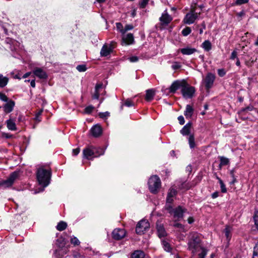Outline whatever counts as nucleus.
Here are the masks:
<instances>
[{"label": "nucleus", "instance_id": "nucleus-1", "mask_svg": "<svg viewBox=\"0 0 258 258\" xmlns=\"http://www.w3.org/2000/svg\"><path fill=\"white\" fill-rule=\"evenodd\" d=\"M189 250L194 254L201 250L199 253V258H205L207 254V250L201 245V239L199 234L197 232H191L188 242Z\"/></svg>", "mask_w": 258, "mask_h": 258}, {"label": "nucleus", "instance_id": "nucleus-2", "mask_svg": "<svg viewBox=\"0 0 258 258\" xmlns=\"http://www.w3.org/2000/svg\"><path fill=\"white\" fill-rule=\"evenodd\" d=\"M36 177L39 184L44 188L49 184L51 171L43 167L39 168L37 169Z\"/></svg>", "mask_w": 258, "mask_h": 258}, {"label": "nucleus", "instance_id": "nucleus-3", "mask_svg": "<svg viewBox=\"0 0 258 258\" xmlns=\"http://www.w3.org/2000/svg\"><path fill=\"white\" fill-rule=\"evenodd\" d=\"M104 153L103 149L97 148L92 146H88L83 150V157L88 160H92L95 157H98Z\"/></svg>", "mask_w": 258, "mask_h": 258}, {"label": "nucleus", "instance_id": "nucleus-4", "mask_svg": "<svg viewBox=\"0 0 258 258\" xmlns=\"http://www.w3.org/2000/svg\"><path fill=\"white\" fill-rule=\"evenodd\" d=\"M166 209L171 215L176 220H180L183 218V214L186 212V209L180 206L173 208L171 205H166Z\"/></svg>", "mask_w": 258, "mask_h": 258}, {"label": "nucleus", "instance_id": "nucleus-5", "mask_svg": "<svg viewBox=\"0 0 258 258\" xmlns=\"http://www.w3.org/2000/svg\"><path fill=\"white\" fill-rule=\"evenodd\" d=\"M185 80H176L174 81L169 89L163 87L162 88V92L165 93L166 95H168L169 93H175L176 91L178 89L182 90L184 84H185Z\"/></svg>", "mask_w": 258, "mask_h": 258}, {"label": "nucleus", "instance_id": "nucleus-6", "mask_svg": "<svg viewBox=\"0 0 258 258\" xmlns=\"http://www.w3.org/2000/svg\"><path fill=\"white\" fill-rule=\"evenodd\" d=\"M149 188L152 193L156 194L161 186V180L157 175L152 176L148 181Z\"/></svg>", "mask_w": 258, "mask_h": 258}, {"label": "nucleus", "instance_id": "nucleus-7", "mask_svg": "<svg viewBox=\"0 0 258 258\" xmlns=\"http://www.w3.org/2000/svg\"><path fill=\"white\" fill-rule=\"evenodd\" d=\"M19 174V173L18 171L12 172L7 180L0 181V186L4 188L11 187L18 178Z\"/></svg>", "mask_w": 258, "mask_h": 258}, {"label": "nucleus", "instance_id": "nucleus-8", "mask_svg": "<svg viewBox=\"0 0 258 258\" xmlns=\"http://www.w3.org/2000/svg\"><path fill=\"white\" fill-rule=\"evenodd\" d=\"M200 14V13H197L195 12L194 9H192L186 14L183 19V22L185 24H192L194 23L197 19H198Z\"/></svg>", "mask_w": 258, "mask_h": 258}, {"label": "nucleus", "instance_id": "nucleus-9", "mask_svg": "<svg viewBox=\"0 0 258 258\" xmlns=\"http://www.w3.org/2000/svg\"><path fill=\"white\" fill-rule=\"evenodd\" d=\"M181 93L184 98H191L195 93V89L185 81V84H184L183 88H182Z\"/></svg>", "mask_w": 258, "mask_h": 258}, {"label": "nucleus", "instance_id": "nucleus-10", "mask_svg": "<svg viewBox=\"0 0 258 258\" xmlns=\"http://www.w3.org/2000/svg\"><path fill=\"white\" fill-rule=\"evenodd\" d=\"M150 224L148 220L143 219L137 225L136 231L138 234H143L145 231L149 229Z\"/></svg>", "mask_w": 258, "mask_h": 258}, {"label": "nucleus", "instance_id": "nucleus-11", "mask_svg": "<svg viewBox=\"0 0 258 258\" xmlns=\"http://www.w3.org/2000/svg\"><path fill=\"white\" fill-rule=\"evenodd\" d=\"M114 48V42L112 41L110 43H105L100 50V55L104 57L108 56L113 52Z\"/></svg>", "mask_w": 258, "mask_h": 258}, {"label": "nucleus", "instance_id": "nucleus-12", "mask_svg": "<svg viewBox=\"0 0 258 258\" xmlns=\"http://www.w3.org/2000/svg\"><path fill=\"white\" fill-rule=\"evenodd\" d=\"M104 92L105 91L103 90L102 84H96L95 88V92L92 95V98L94 99H100V103L98 105V106H99L100 104L103 102L104 100L103 98H100V96L103 95Z\"/></svg>", "mask_w": 258, "mask_h": 258}, {"label": "nucleus", "instance_id": "nucleus-13", "mask_svg": "<svg viewBox=\"0 0 258 258\" xmlns=\"http://www.w3.org/2000/svg\"><path fill=\"white\" fill-rule=\"evenodd\" d=\"M126 234L124 229L116 228L112 232V238L116 240H119L123 238Z\"/></svg>", "mask_w": 258, "mask_h": 258}, {"label": "nucleus", "instance_id": "nucleus-14", "mask_svg": "<svg viewBox=\"0 0 258 258\" xmlns=\"http://www.w3.org/2000/svg\"><path fill=\"white\" fill-rule=\"evenodd\" d=\"M159 20L162 25L167 26L171 22L172 18L168 14L167 10H165L162 14L161 16L159 18Z\"/></svg>", "mask_w": 258, "mask_h": 258}, {"label": "nucleus", "instance_id": "nucleus-15", "mask_svg": "<svg viewBox=\"0 0 258 258\" xmlns=\"http://www.w3.org/2000/svg\"><path fill=\"white\" fill-rule=\"evenodd\" d=\"M215 80V76L214 74L209 73L207 75L204 81L205 83V87L207 89H209L212 87Z\"/></svg>", "mask_w": 258, "mask_h": 258}, {"label": "nucleus", "instance_id": "nucleus-16", "mask_svg": "<svg viewBox=\"0 0 258 258\" xmlns=\"http://www.w3.org/2000/svg\"><path fill=\"white\" fill-rule=\"evenodd\" d=\"M33 73L35 76L41 79H45L47 78L46 72L40 68H36L33 71Z\"/></svg>", "mask_w": 258, "mask_h": 258}, {"label": "nucleus", "instance_id": "nucleus-17", "mask_svg": "<svg viewBox=\"0 0 258 258\" xmlns=\"http://www.w3.org/2000/svg\"><path fill=\"white\" fill-rule=\"evenodd\" d=\"M177 194V191L174 188H170L168 192L166 198L167 204H172L173 202L174 198Z\"/></svg>", "mask_w": 258, "mask_h": 258}, {"label": "nucleus", "instance_id": "nucleus-18", "mask_svg": "<svg viewBox=\"0 0 258 258\" xmlns=\"http://www.w3.org/2000/svg\"><path fill=\"white\" fill-rule=\"evenodd\" d=\"M15 104V103L14 101L11 100H8L3 107L4 111L7 113L12 112L14 109Z\"/></svg>", "mask_w": 258, "mask_h": 258}, {"label": "nucleus", "instance_id": "nucleus-19", "mask_svg": "<svg viewBox=\"0 0 258 258\" xmlns=\"http://www.w3.org/2000/svg\"><path fill=\"white\" fill-rule=\"evenodd\" d=\"M92 136L94 137H98L102 134V128L98 124L94 125L91 129Z\"/></svg>", "mask_w": 258, "mask_h": 258}, {"label": "nucleus", "instance_id": "nucleus-20", "mask_svg": "<svg viewBox=\"0 0 258 258\" xmlns=\"http://www.w3.org/2000/svg\"><path fill=\"white\" fill-rule=\"evenodd\" d=\"M156 227L158 236L160 238L165 237L167 233L163 225L161 223H157Z\"/></svg>", "mask_w": 258, "mask_h": 258}, {"label": "nucleus", "instance_id": "nucleus-21", "mask_svg": "<svg viewBox=\"0 0 258 258\" xmlns=\"http://www.w3.org/2000/svg\"><path fill=\"white\" fill-rule=\"evenodd\" d=\"M122 41L126 45L133 44L134 42V38L133 34L128 33L124 35L122 37Z\"/></svg>", "mask_w": 258, "mask_h": 258}, {"label": "nucleus", "instance_id": "nucleus-22", "mask_svg": "<svg viewBox=\"0 0 258 258\" xmlns=\"http://www.w3.org/2000/svg\"><path fill=\"white\" fill-rule=\"evenodd\" d=\"M7 126L9 130L16 131L17 130L15 120L14 119L10 118L6 121Z\"/></svg>", "mask_w": 258, "mask_h": 258}, {"label": "nucleus", "instance_id": "nucleus-23", "mask_svg": "<svg viewBox=\"0 0 258 258\" xmlns=\"http://www.w3.org/2000/svg\"><path fill=\"white\" fill-rule=\"evenodd\" d=\"M180 51L183 55H190L197 51V49L194 48L185 47L180 49Z\"/></svg>", "mask_w": 258, "mask_h": 258}, {"label": "nucleus", "instance_id": "nucleus-24", "mask_svg": "<svg viewBox=\"0 0 258 258\" xmlns=\"http://www.w3.org/2000/svg\"><path fill=\"white\" fill-rule=\"evenodd\" d=\"M191 123L188 122L186 123L182 130L180 131V133L183 136H186L189 134Z\"/></svg>", "mask_w": 258, "mask_h": 258}, {"label": "nucleus", "instance_id": "nucleus-25", "mask_svg": "<svg viewBox=\"0 0 258 258\" xmlns=\"http://www.w3.org/2000/svg\"><path fill=\"white\" fill-rule=\"evenodd\" d=\"M194 113V109L190 105H187L186 106V109L184 111V114L186 118H190Z\"/></svg>", "mask_w": 258, "mask_h": 258}, {"label": "nucleus", "instance_id": "nucleus-26", "mask_svg": "<svg viewBox=\"0 0 258 258\" xmlns=\"http://www.w3.org/2000/svg\"><path fill=\"white\" fill-rule=\"evenodd\" d=\"M162 245L163 249L167 252H172V248L169 243L166 240H162Z\"/></svg>", "mask_w": 258, "mask_h": 258}, {"label": "nucleus", "instance_id": "nucleus-27", "mask_svg": "<svg viewBox=\"0 0 258 258\" xmlns=\"http://www.w3.org/2000/svg\"><path fill=\"white\" fill-rule=\"evenodd\" d=\"M155 95V91L153 89H149L146 91L145 99L147 101H150L153 99Z\"/></svg>", "mask_w": 258, "mask_h": 258}, {"label": "nucleus", "instance_id": "nucleus-28", "mask_svg": "<svg viewBox=\"0 0 258 258\" xmlns=\"http://www.w3.org/2000/svg\"><path fill=\"white\" fill-rule=\"evenodd\" d=\"M145 253L141 250H136L132 254L131 258H144Z\"/></svg>", "mask_w": 258, "mask_h": 258}, {"label": "nucleus", "instance_id": "nucleus-29", "mask_svg": "<svg viewBox=\"0 0 258 258\" xmlns=\"http://www.w3.org/2000/svg\"><path fill=\"white\" fill-rule=\"evenodd\" d=\"M220 163L219 164V168L221 169L223 166L227 165L229 164V160L228 158L224 156L220 157Z\"/></svg>", "mask_w": 258, "mask_h": 258}, {"label": "nucleus", "instance_id": "nucleus-30", "mask_svg": "<svg viewBox=\"0 0 258 258\" xmlns=\"http://www.w3.org/2000/svg\"><path fill=\"white\" fill-rule=\"evenodd\" d=\"M9 79L6 77H4L0 74V87L3 88L5 87L8 82Z\"/></svg>", "mask_w": 258, "mask_h": 258}, {"label": "nucleus", "instance_id": "nucleus-31", "mask_svg": "<svg viewBox=\"0 0 258 258\" xmlns=\"http://www.w3.org/2000/svg\"><path fill=\"white\" fill-rule=\"evenodd\" d=\"M232 230L231 227L227 226L224 229V233L226 237L227 240L229 241L231 237V232Z\"/></svg>", "mask_w": 258, "mask_h": 258}, {"label": "nucleus", "instance_id": "nucleus-32", "mask_svg": "<svg viewBox=\"0 0 258 258\" xmlns=\"http://www.w3.org/2000/svg\"><path fill=\"white\" fill-rule=\"evenodd\" d=\"M202 47L203 48L207 51H209L211 49V43L209 40H205L203 43H202Z\"/></svg>", "mask_w": 258, "mask_h": 258}, {"label": "nucleus", "instance_id": "nucleus-33", "mask_svg": "<svg viewBox=\"0 0 258 258\" xmlns=\"http://www.w3.org/2000/svg\"><path fill=\"white\" fill-rule=\"evenodd\" d=\"M67 227V224L66 222L63 221H60L59 222L57 226H56V229L60 231H61L63 230H64Z\"/></svg>", "mask_w": 258, "mask_h": 258}, {"label": "nucleus", "instance_id": "nucleus-34", "mask_svg": "<svg viewBox=\"0 0 258 258\" xmlns=\"http://www.w3.org/2000/svg\"><path fill=\"white\" fill-rule=\"evenodd\" d=\"M216 178L218 180V181L219 182V184L220 185L221 190V192L223 193H225L227 191V189L225 186V185L224 184L223 181L221 180L220 178H219L218 176H216Z\"/></svg>", "mask_w": 258, "mask_h": 258}, {"label": "nucleus", "instance_id": "nucleus-35", "mask_svg": "<svg viewBox=\"0 0 258 258\" xmlns=\"http://www.w3.org/2000/svg\"><path fill=\"white\" fill-rule=\"evenodd\" d=\"M188 143L190 148H194L195 147V138L192 135H190L188 138Z\"/></svg>", "mask_w": 258, "mask_h": 258}, {"label": "nucleus", "instance_id": "nucleus-36", "mask_svg": "<svg viewBox=\"0 0 258 258\" xmlns=\"http://www.w3.org/2000/svg\"><path fill=\"white\" fill-rule=\"evenodd\" d=\"M123 105H125L127 107H132L135 105V103L131 99H127L124 101V103L121 105V109H122Z\"/></svg>", "mask_w": 258, "mask_h": 258}, {"label": "nucleus", "instance_id": "nucleus-37", "mask_svg": "<svg viewBox=\"0 0 258 258\" xmlns=\"http://www.w3.org/2000/svg\"><path fill=\"white\" fill-rule=\"evenodd\" d=\"M173 226L175 228H178L181 232H185L184 226L180 223L175 222Z\"/></svg>", "mask_w": 258, "mask_h": 258}, {"label": "nucleus", "instance_id": "nucleus-38", "mask_svg": "<svg viewBox=\"0 0 258 258\" xmlns=\"http://www.w3.org/2000/svg\"><path fill=\"white\" fill-rule=\"evenodd\" d=\"M252 258H258V241L253 247V251Z\"/></svg>", "mask_w": 258, "mask_h": 258}, {"label": "nucleus", "instance_id": "nucleus-39", "mask_svg": "<svg viewBox=\"0 0 258 258\" xmlns=\"http://www.w3.org/2000/svg\"><path fill=\"white\" fill-rule=\"evenodd\" d=\"M191 32V29L189 27H186L182 30L181 33L184 36H187Z\"/></svg>", "mask_w": 258, "mask_h": 258}, {"label": "nucleus", "instance_id": "nucleus-40", "mask_svg": "<svg viewBox=\"0 0 258 258\" xmlns=\"http://www.w3.org/2000/svg\"><path fill=\"white\" fill-rule=\"evenodd\" d=\"M253 220L254 222V225L256 229L258 230V211H256L254 212Z\"/></svg>", "mask_w": 258, "mask_h": 258}, {"label": "nucleus", "instance_id": "nucleus-41", "mask_svg": "<svg viewBox=\"0 0 258 258\" xmlns=\"http://www.w3.org/2000/svg\"><path fill=\"white\" fill-rule=\"evenodd\" d=\"M71 243L74 245H78L80 244V242L79 239L75 236H73L71 239Z\"/></svg>", "mask_w": 258, "mask_h": 258}, {"label": "nucleus", "instance_id": "nucleus-42", "mask_svg": "<svg viewBox=\"0 0 258 258\" xmlns=\"http://www.w3.org/2000/svg\"><path fill=\"white\" fill-rule=\"evenodd\" d=\"M134 27L132 25H126L124 30H120V32L122 34H124L127 31L132 30Z\"/></svg>", "mask_w": 258, "mask_h": 258}, {"label": "nucleus", "instance_id": "nucleus-43", "mask_svg": "<svg viewBox=\"0 0 258 258\" xmlns=\"http://www.w3.org/2000/svg\"><path fill=\"white\" fill-rule=\"evenodd\" d=\"M249 0H236L234 5L240 6L248 3Z\"/></svg>", "mask_w": 258, "mask_h": 258}, {"label": "nucleus", "instance_id": "nucleus-44", "mask_svg": "<svg viewBox=\"0 0 258 258\" xmlns=\"http://www.w3.org/2000/svg\"><path fill=\"white\" fill-rule=\"evenodd\" d=\"M77 70L80 72H83L86 71L87 68L85 64L78 65L77 68Z\"/></svg>", "mask_w": 258, "mask_h": 258}, {"label": "nucleus", "instance_id": "nucleus-45", "mask_svg": "<svg viewBox=\"0 0 258 258\" xmlns=\"http://www.w3.org/2000/svg\"><path fill=\"white\" fill-rule=\"evenodd\" d=\"M149 1L148 0H141L139 3L140 7L142 9L145 8L147 5Z\"/></svg>", "mask_w": 258, "mask_h": 258}, {"label": "nucleus", "instance_id": "nucleus-46", "mask_svg": "<svg viewBox=\"0 0 258 258\" xmlns=\"http://www.w3.org/2000/svg\"><path fill=\"white\" fill-rule=\"evenodd\" d=\"M181 65L179 62H174L171 66V68L174 70H176L180 68Z\"/></svg>", "mask_w": 258, "mask_h": 258}, {"label": "nucleus", "instance_id": "nucleus-47", "mask_svg": "<svg viewBox=\"0 0 258 258\" xmlns=\"http://www.w3.org/2000/svg\"><path fill=\"white\" fill-rule=\"evenodd\" d=\"M94 107L92 105H89L86 107L85 109V111L86 113H91L93 110Z\"/></svg>", "mask_w": 258, "mask_h": 258}, {"label": "nucleus", "instance_id": "nucleus-48", "mask_svg": "<svg viewBox=\"0 0 258 258\" xmlns=\"http://www.w3.org/2000/svg\"><path fill=\"white\" fill-rule=\"evenodd\" d=\"M109 112L106 111L105 112H100L99 114L100 117L102 118H106L109 116Z\"/></svg>", "mask_w": 258, "mask_h": 258}, {"label": "nucleus", "instance_id": "nucleus-49", "mask_svg": "<svg viewBox=\"0 0 258 258\" xmlns=\"http://www.w3.org/2000/svg\"><path fill=\"white\" fill-rule=\"evenodd\" d=\"M57 242L58 243V246L59 248H62L65 245V243L63 241V239L59 238L57 240Z\"/></svg>", "mask_w": 258, "mask_h": 258}, {"label": "nucleus", "instance_id": "nucleus-50", "mask_svg": "<svg viewBox=\"0 0 258 258\" xmlns=\"http://www.w3.org/2000/svg\"><path fill=\"white\" fill-rule=\"evenodd\" d=\"M218 74L220 77H223L226 74V71L224 69H221L218 70Z\"/></svg>", "mask_w": 258, "mask_h": 258}, {"label": "nucleus", "instance_id": "nucleus-51", "mask_svg": "<svg viewBox=\"0 0 258 258\" xmlns=\"http://www.w3.org/2000/svg\"><path fill=\"white\" fill-rule=\"evenodd\" d=\"M0 99L5 102H7L8 101V98L5 94L2 93H0Z\"/></svg>", "mask_w": 258, "mask_h": 258}, {"label": "nucleus", "instance_id": "nucleus-52", "mask_svg": "<svg viewBox=\"0 0 258 258\" xmlns=\"http://www.w3.org/2000/svg\"><path fill=\"white\" fill-rule=\"evenodd\" d=\"M130 61L132 62H137L139 60V57L136 56H132L128 58Z\"/></svg>", "mask_w": 258, "mask_h": 258}, {"label": "nucleus", "instance_id": "nucleus-53", "mask_svg": "<svg viewBox=\"0 0 258 258\" xmlns=\"http://www.w3.org/2000/svg\"><path fill=\"white\" fill-rule=\"evenodd\" d=\"M73 256L74 258H84V256L78 252H74Z\"/></svg>", "mask_w": 258, "mask_h": 258}, {"label": "nucleus", "instance_id": "nucleus-54", "mask_svg": "<svg viewBox=\"0 0 258 258\" xmlns=\"http://www.w3.org/2000/svg\"><path fill=\"white\" fill-rule=\"evenodd\" d=\"M237 51H235V50H234L231 53V56H230V59H234L236 58H237Z\"/></svg>", "mask_w": 258, "mask_h": 258}, {"label": "nucleus", "instance_id": "nucleus-55", "mask_svg": "<svg viewBox=\"0 0 258 258\" xmlns=\"http://www.w3.org/2000/svg\"><path fill=\"white\" fill-rule=\"evenodd\" d=\"M178 120L179 121V123L180 124H183L184 123V117L182 116H179L178 117Z\"/></svg>", "mask_w": 258, "mask_h": 258}, {"label": "nucleus", "instance_id": "nucleus-56", "mask_svg": "<svg viewBox=\"0 0 258 258\" xmlns=\"http://www.w3.org/2000/svg\"><path fill=\"white\" fill-rule=\"evenodd\" d=\"M116 28H117V30H118L120 32V30H124V29H123V26H122V24L120 23H116Z\"/></svg>", "mask_w": 258, "mask_h": 258}, {"label": "nucleus", "instance_id": "nucleus-57", "mask_svg": "<svg viewBox=\"0 0 258 258\" xmlns=\"http://www.w3.org/2000/svg\"><path fill=\"white\" fill-rule=\"evenodd\" d=\"M80 152V149L79 148H76L73 150V154L74 155L76 156Z\"/></svg>", "mask_w": 258, "mask_h": 258}, {"label": "nucleus", "instance_id": "nucleus-58", "mask_svg": "<svg viewBox=\"0 0 258 258\" xmlns=\"http://www.w3.org/2000/svg\"><path fill=\"white\" fill-rule=\"evenodd\" d=\"M218 196H219V192L218 191L214 192L212 194V198L213 199H215V198H217Z\"/></svg>", "mask_w": 258, "mask_h": 258}, {"label": "nucleus", "instance_id": "nucleus-59", "mask_svg": "<svg viewBox=\"0 0 258 258\" xmlns=\"http://www.w3.org/2000/svg\"><path fill=\"white\" fill-rule=\"evenodd\" d=\"M230 175L232 176V177L233 178L232 183H234L236 181V179L234 177V171L233 170H231L230 171Z\"/></svg>", "mask_w": 258, "mask_h": 258}, {"label": "nucleus", "instance_id": "nucleus-60", "mask_svg": "<svg viewBox=\"0 0 258 258\" xmlns=\"http://www.w3.org/2000/svg\"><path fill=\"white\" fill-rule=\"evenodd\" d=\"M187 221L189 224H191L194 222V219L193 217H190L188 218Z\"/></svg>", "mask_w": 258, "mask_h": 258}, {"label": "nucleus", "instance_id": "nucleus-61", "mask_svg": "<svg viewBox=\"0 0 258 258\" xmlns=\"http://www.w3.org/2000/svg\"><path fill=\"white\" fill-rule=\"evenodd\" d=\"M30 85L32 87L35 88V80H32L30 81Z\"/></svg>", "mask_w": 258, "mask_h": 258}, {"label": "nucleus", "instance_id": "nucleus-62", "mask_svg": "<svg viewBox=\"0 0 258 258\" xmlns=\"http://www.w3.org/2000/svg\"><path fill=\"white\" fill-rule=\"evenodd\" d=\"M31 74V72H27L26 73H25L22 77L23 78H27L28 77H29L30 74Z\"/></svg>", "mask_w": 258, "mask_h": 258}, {"label": "nucleus", "instance_id": "nucleus-63", "mask_svg": "<svg viewBox=\"0 0 258 258\" xmlns=\"http://www.w3.org/2000/svg\"><path fill=\"white\" fill-rule=\"evenodd\" d=\"M136 15V10H134L133 11V12H132V16L133 17H134Z\"/></svg>", "mask_w": 258, "mask_h": 258}, {"label": "nucleus", "instance_id": "nucleus-64", "mask_svg": "<svg viewBox=\"0 0 258 258\" xmlns=\"http://www.w3.org/2000/svg\"><path fill=\"white\" fill-rule=\"evenodd\" d=\"M253 107H250V106H248L246 108H245L244 110H252Z\"/></svg>", "mask_w": 258, "mask_h": 258}]
</instances>
